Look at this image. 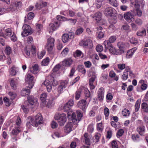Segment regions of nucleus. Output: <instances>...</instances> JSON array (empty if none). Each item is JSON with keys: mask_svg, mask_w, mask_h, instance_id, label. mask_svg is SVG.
<instances>
[{"mask_svg": "<svg viewBox=\"0 0 148 148\" xmlns=\"http://www.w3.org/2000/svg\"><path fill=\"white\" fill-rule=\"evenodd\" d=\"M71 107L66 103L64 105V109L65 112H67L68 116H71L72 122L74 124H77V121L79 122L81 120L82 115L81 112L79 110L76 111L75 113L72 112L71 111Z\"/></svg>", "mask_w": 148, "mask_h": 148, "instance_id": "obj_1", "label": "nucleus"}, {"mask_svg": "<svg viewBox=\"0 0 148 148\" xmlns=\"http://www.w3.org/2000/svg\"><path fill=\"white\" fill-rule=\"evenodd\" d=\"M43 123V118L40 114H38L36 116L35 118L31 116L28 117L26 126L28 128L31 129L32 127H37L38 125L42 124Z\"/></svg>", "mask_w": 148, "mask_h": 148, "instance_id": "obj_2", "label": "nucleus"}, {"mask_svg": "<svg viewBox=\"0 0 148 148\" xmlns=\"http://www.w3.org/2000/svg\"><path fill=\"white\" fill-rule=\"evenodd\" d=\"M54 118L60 126L63 125L66 121V115L64 114L56 113Z\"/></svg>", "mask_w": 148, "mask_h": 148, "instance_id": "obj_3", "label": "nucleus"}, {"mask_svg": "<svg viewBox=\"0 0 148 148\" xmlns=\"http://www.w3.org/2000/svg\"><path fill=\"white\" fill-rule=\"evenodd\" d=\"M22 28L23 32L21 33V35L23 36H26L32 33L30 26L27 24L24 25Z\"/></svg>", "mask_w": 148, "mask_h": 148, "instance_id": "obj_4", "label": "nucleus"}, {"mask_svg": "<svg viewBox=\"0 0 148 148\" xmlns=\"http://www.w3.org/2000/svg\"><path fill=\"white\" fill-rule=\"evenodd\" d=\"M54 39L50 37L48 39L47 43L46 46V48L48 51L50 52L52 50L54 46Z\"/></svg>", "mask_w": 148, "mask_h": 148, "instance_id": "obj_5", "label": "nucleus"}, {"mask_svg": "<svg viewBox=\"0 0 148 148\" xmlns=\"http://www.w3.org/2000/svg\"><path fill=\"white\" fill-rule=\"evenodd\" d=\"M67 84L68 82L66 81H62L61 82L60 85L58 86L57 88L58 96L59 95L63 92V89L66 87Z\"/></svg>", "mask_w": 148, "mask_h": 148, "instance_id": "obj_6", "label": "nucleus"}, {"mask_svg": "<svg viewBox=\"0 0 148 148\" xmlns=\"http://www.w3.org/2000/svg\"><path fill=\"white\" fill-rule=\"evenodd\" d=\"M60 25V22L59 21H56L54 23H51L49 25V33L53 32L58 28Z\"/></svg>", "mask_w": 148, "mask_h": 148, "instance_id": "obj_7", "label": "nucleus"}, {"mask_svg": "<svg viewBox=\"0 0 148 148\" xmlns=\"http://www.w3.org/2000/svg\"><path fill=\"white\" fill-rule=\"evenodd\" d=\"M116 12L114 9L111 7H108L105 9L104 13L106 16H111L114 15Z\"/></svg>", "mask_w": 148, "mask_h": 148, "instance_id": "obj_8", "label": "nucleus"}, {"mask_svg": "<svg viewBox=\"0 0 148 148\" xmlns=\"http://www.w3.org/2000/svg\"><path fill=\"white\" fill-rule=\"evenodd\" d=\"M25 80L29 82V87L32 88L34 85L35 80L34 79V77L32 75L28 74L27 75V78Z\"/></svg>", "mask_w": 148, "mask_h": 148, "instance_id": "obj_9", "label": "nucleus"}, {"mask_svg": "<svg viewBox=\"0 0 148 148\" xmlns=\"http://www.w3.org/2000/svg\"><path fill=\"white\" fill-rule=\"evenodd\" d=\"M109 50L111 53L113 55H117L124 53V51L122 50L120 51L119 49L116 50L113 46L109 48Z\"/></svg>", "mask_w": 148, "mask_h": 148, "instance_id": "obj_10", "label": "nucleus"}, {"mask_svg": "<svg viewBox=\"0 0 148 148\" xmlns=\"http://www.w3.org/2000/svg\"><path fill=\"white\" fill-rule=\"evenodd\" d=\"M87 98L86 99H82L79 101L77 103L78 107L83 110L84 111L86 106Z\"/></svg>", "mask_w": 148, "mask_h": 148, "instance_id": "obj_11", "label": "nucleus"}, {"mask_svg": "<svg viewBox=\"0 0 148 148\" xmlns=\"http://www.w3.org/2000/svg\"><path fill=\"white\" fill-rule=\"evenodd\" d=\"M43 103L48 108H51L53 106L54 104L53 101V98L47 99Z\"/></svg>", "mask_w": 148, "mask_h": 148, "instance_id": "obj_12", "label": "nucleus"}, {"mask_svg": "<svg viewBox=\"0 0 148 148\" xmlns=\"http://www.w3.org/2000/svg\"><path fill=\"white\" fill-rule=\"evenodd\" d=\"M104 93V89L101 87L99 89L97 92L98 99L100 101H102L103 100Z\"/></svg>", "mask_w": 148, "mask_h": 148, "instance_id": "obj_13", "label": "nucleus"}, {"mask_svg": "<svg viewBox=\"0 0 148 148\" xmlns=\"http://www.w3.org/2000/svg\"><path fill=\"white\" fill-rule=\"evenodd\" d=\"M144 5V0H136L135 7L136 8H143Z\"/></svg>", "mask_w": 148, "mask_h": 148, "instance_id": "obj_14", "label": "nucleus"}, {"mask_svg": "<svg viewBox=\"0 0 148 148\" xmlns=\"http://www.w3.org/2000/svg\"><path fill=\"white\" fill-rule=\"evenodd\" d=\"M133 16L134 15L132 14L130 12H128L126 13H125L123 15L125 19L129 23L132 21V19L133 18Z\"/></svg>", "mask_w": 148, "mask_h": 148, "instance_id": "obj_15", "label": "nucleus"}, {"mask_svg": "<svg viewBox=\"0 0 148 148\" xmlns=\"http://www.w3.org/2000/svg\"><path fill=\"white\" fill-rule=\"evenodd\" d=\"M42 85H44L46 86L47 91L48 92H50L51 91L52 89V86L49 80H45L42 83Z\"/></svg>", "mask_w": 148, "mask_h": 148, "instance_id": "obj_16", "label": "nucleus"}, {"mask_svg": "<svg viewBox=\"0 0 148 148\" xmlns=\"http://www.w3.org/2000/svg\"><path fill=\"white\" fill-rule=\"evenodd\" d=\"M73 61L71 58L65 59L62 62V64L66 66H69L72 64Z\"/></svg>", "mask_w": 148, "mask_h": 148, "instance_id": "obj_17", "label": "nucleus"}, {"mask_svg": "<svg viewBox=\"0 0 148 148\" xmlns=\"http://www.w3.org/2000/svg\"><path fill=\"white\" fill-rule=\"evenodd\" d=\"M10 84L12 88L14 90L16 89L18 83L16 80L13 79H10Z\"/></svg>", "mask_w": 148, "mask_h": 148, "instance_id": "obj_18", "label": "nucleus"}, {"mask_svg": "<svg viewBox=\"0 0 148 148\" xmlns=\"http://www.w3.org/2000/svg\"><path fill=\"white\" fill-rule=\"evenodd\" d=\"M73 126V125L71 123H68L65 127L64 132L67 133H69L72 131Z\"/></svg>", "mask_w": 148, "mask_h": 148, "instance_id": "obj_19", "label": "nucleus"}, {"mask_svg": "<svg viewBox=\"0 0 148 148\" xmlns=\"http://www.w3.org/2000/svg\"><path fill=\"white\" fill-rule=\"evenodd\" d=\"M31 88L29 86L23 89L21 92V95L22 96L28 95L30 92V89Z\"/></svg>", "mask_w": 148, "mask_h": 148, "instance_id": "obj_20", "label": "nucleus"}, {"mask_svg": "<svg viewBox=\"0 0 148 148\" xmlns=\"http://www.w3.org/2000/svg\"><path fill=\"white\" fill-rule=\"evenodd\" d=\"M127 44L122 42H119L117 43V46L119 48V50H122L124 51V49L127 47Z\"/></svg>", "mask_w": 148, "mask_h": 148, "instance_id": "obj_21", "label": "nucleus"}, {"mask_svg": "<svg viewBox=\"0 0 148 148\" xmlns=\"http://www.w3.org/2000/svg\"><path fill=\"white\" fill-rule=\"evenodd\" d=\"M47 3L46 2H42L37 3L35 5V7L37 10H40L42 8L47 5Z\"/></svg>", "mask_w": 148, "mask_h": 148, "instance_id": "obj_22", "label": "nucleus"}, {"mask_svg": "<svg viewBox=\"0 0 148 148\" xmlns=\"http://www.w3.org/2000/svg\"><path fill=\"white\" fill-rule=\"evenodd\" d=\"M30 71L34 74L37 73L38 71V66L37 64H35L30 68Z\"/></svg>", "mask_w": 148, "mask_h": 148, "instance_id": "obj_23", "label": "nucleus"}, {"mask_svg": "<svg viewBox=\"0 0 148 148\" xmlns=\"http://www.w3.org/2000/svg\"><path fill=\"white\" fill-rule=\"evenodd\" d=\"M89 43V45L90 47H93V44L92 41L90 39L86 40H83L81 42V43L84 46L86 47L87 43Z\"/></svg>", "mask_w": 148, "mask_h": 148, "instance_id": "obj_24", "label": "nucleus"}, {"mask_svg": "<svg viewBox=\"0 0 148 148\" xmlns=\"http://www.w3.org/2000/svg\"><path fill=\"white\" fill-rule=\"evenodd\" d=\"M96 78V77L93 76L90 78L89 80V85H90V88L91 89H93L95 88V87L93 85V82Z\"/></svg>", "mask_w": 148, "mask_h": 148, "instance_id": "obj_25", "label": "nucleus"}, {"mask_svg": "<svg viewBox=\"0 0 148 148\" xmlns=\"http://www.w3.org/2000/svg\"><path fill=\"white\" fill-rule=\"evenodd\" d=\"M85 143L87 145H90V138L87 133H85L84 135Z\"/></svg>", "mask_w": 148, "mask_h": 148, "instance_id": "obj_26", "label": "nucleus"}, {"mask_svg": "<svg viewBox=\"0 0 148 148\" xmlns=\"http://www.w3.org/2000/svg\"><path fill=\"white\" fill-rule=\"evenodd\" d=\"M28 100L29 103L32 105H35L38 106V103L36 100H35V102L33 98L32 97H28Z\"/></svg>", "mask_w": 148, "mask_h": 148, "instance_id": "obj_27", "label": "nucleus"}, {"mask_svg": "<svg viewBox=\"0 0 148 148\" xmlns=\"http://www.w3.org/2000/svg\"><path fill=\"white\" fill-rule=\"evenodd\" d=\"M137 130L139 134L141 136L143 135L145 132V127L143 126H141L137 128Z\"/></svg>", "mask_w": 148, "mask_h": 148, "instance_id": "obj_28", "label": "nucleus"}, {"mask_svg": "<svg viewBox=\"0 0 148 148\" xmlns=\"http://www.w3.org/2000/svg\"><path fill=\"white\" fill-rule=\"evenodd\" d=\"M111 43H112L110 42L108 40H106L104 41L103 44L105 46V47L106 49H109L110 48L113 46Z\"/></svg>", "mask_w": 148, "mask_h": 148, "instance_id": "obj_29", "label": "nucleus"}, {"mask_svg": "<svg viewBox=\"0 0 148 148\" xmlns=\"http://www.w3.org/2000/svg\"><path fill=\"white\" fill-rule=\"evenodd\" d=\"M70 39L69 35L67 34H64L62 36V40L63 42L66 43Z\"/></svg>", "mask_w": 148, "mask_h": 148, "instance_id": "obj_30", "label": "nucleus"}, {"mask_svg": "<svg viewBox=\"0 0 148 148\" xmlns=\"http://www.w3.org/2000/svg\"><path fill=\"white\" fill-rule=\"evenodd\" d=\"M78 71L82 74H85L86 73V70L83 65H79L77 68Z\"/></svg>", "mask_w": 148, "mask_h": 148, "instance_id": "obj_31", "label": "nucleus"}, {"mask_svg": "<svg viewBox=\"0 0 148 148\" xmlns=\"http://www.w3.org/2000/svg\"><path fill=\"white\" fill-rule=\"evenodd\" d=\"M141 107L144 112L148 113V104L147 103L145 102L142 103Z\"/></svg>", "mask_w": 148, "mask_h": 148, "instance_id": "obj_32", "label": "nucleus"}, {"mask_svg": "<svg viewBox=\"0 0 148 148\" xmlns=\"http://www.w3.org/2000/svg\"><path fill=\"white\" fill-rule=\"evenodd\" d=\"M84 92L85 95V98L86 97L89 98L88 100L87 99V101H90V91L88 89L86 88L85 89Z\"/></svg>", "mask_w": 148, "mask_h": 148, "instance_id": "obj_33", "label": "nucleus"}, {"mask_svg": "<svg viewBox=\"0 0 148 148\" xmlns=\"http://www.w3.org/2000/svg\"><path fill=\"white\" fill-rule=\"evenodd\" d=\"M101 13L99 12H96L95 14L94 18L97 21H99L101 20Z\"/></svg>", "mask_w": 148, "mask_h": 148, "instance_id": "obj_34", "label": "nucleus"}, {"mask_svg": "<svg viewBox=\"0 0 148 148\" xmlns=\"http://www.w3.org/2000/svg\"><path fill=\"white\" fill-rule=\"evenodd\" d=\"M47 96V93L46 92L42 93L40 96V99L42 102L44 103V102L47 99H46Z\"/></svg>", "mask_w": 148, "mask_h": 148, "instance_id": "obj_35", "label": "nucleus"}, {"mask_svg": "<svg viewBox=\"0 0 148 148\" xmlns=\"http://www.w3.org/2000/svg\"><path fill=\"white\" fill-rule=\"evenodd\" d=\"M146 34V31L144 29H142L141 30L138 31L137 33L138 36H144Z\"/></svg>", "mask_w": 148, "mask_h": 148, "instance_id": "obj_36", "label": "nucleus"}, {"mask_svg": "<svg viewBox=\"0 0 148 148\" xmlns=\"http://www.w3.org/2000/svg\"><path fill=\"white\" fill-rule=\"evenodd\" d=\"M108 3L114 7H116L118 6V3L116 0H108Z\"/></svg>", "mask_w": 148, "mask_h": 148, "instance_id": "obj_37", "label": "nucleus"}, {"mask_svg": "<svg viewBox=\"0 0 148 148\" xmlns=\"http://www.w3.org/2000/svg\"><path fill=\"white\" fill-rule=\"evenodd\" d=\"M49 59L48 57H47L44 59L41 63V64L43 66H47L49 63Z\"/></svg>", "mask_w": 148, "mask_h": 148, "instance_id": "obj_38", "label": "nucleus"}, {"mask_svg": "<svg viewBox=\"0 0 148 148\" xmlns=\"http://www.w3.org/2000/svg\"><path fill=\"white\" fill-rule=\"evenodd\" d=\"M84 31V29L81 27H77L76 30L75 34L76 35H79L81 34Z\"/></svg>", "mask_w": 148, "mask_h": 148, "instance_id": "obj_39", "label": "nucleus"}, {"mask_svg": "<svg viewBox=\"0 0 148 148\" xmlns=\"http://www.w3.org/2000/svg\"><path fill=\"white\" fill-rule=\"evenodd\" d=\"M125 71L127 72L128 74H129L131 78H133L134 77L135 75L129 67H127L125 69Z\"/></svg>", "mask_w": 148, "mask_h": 148, "instance_id": "obj_40", "label": "nucleus"}, {"mask_svg": "<svg viewBox=\"0 0 148 148\" xmlns=\"http://www.w3.org/2000/svg\"><path fill=\"white\" fill-rule=\"evenodd\" d=\"M122 114L125 116H127L129 115L130 113L128 109L125 108L122 111Z\"/></svg>", "mask_w": 148, "mask_h": 148, "instance_id": "obj_41", "label": "nucleus"}, {"mask_svg": "<svg viewBox=\"0 0 148 148\" xmlns=\"http://www.w3.org/2000/svg\"><path fill=\"white\" fill-rule=\"evenodd\" d=\"M45 50H42L40 52H38L37 53V55L39 59H42L44 55L45 54Z\"/></svg>", "mask_w": 148, "mask_h": 148, "instance_id": "obj_42", "label": "nucleus"}, {"mask_svg": "<svg viewBox=\"0 0 148 148\" xmlns=\"http://www.w3.org/2000/svg\"><path fill=\"white\" fill-rule=\"evenodd\" d=\"M12 3H13V5L17 8H21L22 5V3L21 1H15Z\"/></svg>", "mask_w": 148, "mask_h": 148, "instance_id": "obj_43", "label": "nucleus"}, {"mask_svg": "<svg viewBox=\"0 0 148 148\" xmlns=\"http://www.w3.org/2000/svg\"><path fill=\"white\" fill-rule=\"evenodd\" d=\"M58 75L59 74L57 72L53 71L52 73H51V74L48 77L49 78L52 77L53 79L56 78L57 76H58Z\"/></svg>", "mask_w": 148, "mask_h": 148, "instance_id": "obj_44", "label": "nucleus"}, {"mask_svg": "<svg viewBox=\"0 0 148 148\" xmlns=\"http://www.w3.org/2000/svg\"><path fill=\"white\" fill-rule=\"evenodd\" d=\"M36 29L38 33H40V32L42 29V25L40 24H37L36 25Z\"/></svg>", "mask_w": 148, "mask_h": 148, "instance_id": "obj_45", "label": "nucleus"}, {"mask_svg": "<svg viewBox=\"0 0 148 148\" xmlns=\"http://www.w3.org/2000/svg\"><path fill=\"white\" fill-rule=\"evenodd\" d=\"M8 95L10 97V99L12 100L15 99L16 96V94L14 92H10L8 93Z\"/></svg>", "mask_w": 148, "mask_h": 148, "instance_id": "obj_46", "label": "nucleus"}, {"mask_svg": "<svg viewBox=\"0 0 148 148\" xmlns=\"http://www.w3.org/2000/svg\"><path fill=\"white\" fill-rule=\"evenodd\" d=\"M3 101L7 106H9L11 103V101H10L9 99L6 97L4 98Z\"/></svg>", "mask_w": 148, "mask_h": 148, "instance_id": "obj_47", "label": "nucleus"}, {"mask_svg": "<svg viewBox=\"0 0 148 148\" xmlns=\"http://www.w3.org/2000/svg\"><path fill=\"white\" fill-rule=\"evenodd\" d=\"M140 103L138 100L136 102L135 104V110L136 112H137L140 108Z\"/></svg>", "mask_w": 148, "mask_h": 148, "instance_id": "obj_48", "label": "nucleus"}, {"mask_svg": "<svg viewBox=\"0 0 148 148\" xmlns=\"http://www.w3.org/2000/svg\"><path fill=\"white\" fill-rule=\"evenodd\" d=\"M20 130L17 127L14 128L12 132V134L13 135H16L19 132Z\"/></svg>", "mask_w": 148, "mask_h": 148, "instance_id": "obj_49", "label": "nucleus"}, {"mask_svg": "<svg viewBox=\"0 0 148 148\" xmlns=\"http://www.w3.org/2000/svg\"><path fill=\"white\" fill-rule=\"evenodd\" d=\"M132 138L134 141H138L139 140V136L138 134H133Z\"/></svg>", "mask_w": 148, "mask_h": 148, "instance_id": "obj_50", "label": "nucleus"}, {"mask_svg": "<svg viewBox=\"0 0 148 148\" xmlns=\"http://www.w3.org/2000/svg\"><path fill=\"white\" fill-rule=\"evenodd\" d=\"M12 30L9 28L6 29L5 31V35L8 36H10L12 34Z\"/></svg>", "mask_w": 148, "mask_h": 148, "instance_id": "obj_51", "label": "nucleus"}, {"mask_svg": "<svg viewBox=\"0 0 148 148\" xmlns=\"http://www.w3.org/2000/svg\"><path fill=\"white\" fill-rule=\"evenodd\" d=\"M108 29L111 32H114L116 30L115 26L113 25H110L108 27Z\"/></svg>", "mask_w": 148, "mask_h": 148, "instance_id": "obj_52", "label": "nucleus"}, {"mask_svg": "<svg viewBox=\"0 0 148 148\" xmlns=\"http://www.w3.org/2000/svg\"><path fill=\"white\" fill-rule=\"evenodd\" d=\"M16 74V68L15 67H12L10 69V74L12 75H15Z\"/></svg>", "mask_w": 148, "mask_h": 148, "instance_id": "obj_53", "label": "nucleus"}, {"mask_svg": "<svg viewBox=\"0 0 148 148\" xmlns=\"http://www.w3.org/2000/svg\"><path fill=\"white\" fill-rule=\"evenodd\" d=\"M17 8L13 5L12 3V4L10 5L9 8L8 9L9 11H15L17 10Z\"/></svg>", "mask_w": 148, "mask_h": 148, "instance_id": "obj_54", "label": "nucleus"}, {"mask_svg": "<svg viewBox=\"0 0 148 148\" xmlns=\"http://www.w3.org/2000/svg\"><path fill=\"white\" fill-rule=\"evenodd\" d=\"M128 73L126 72L125 70L123 72V74L122 75V78L124 80H125L128 78Z\"/></svg>", "mask_w": 148, "mask_h": 148, "instance_id": "obj_55", "label": "nucleus"}, {"mask_svg": "<svg viewBox=\"0 0 148 148\" xmlns=\"http://www.w3.org/2000/svg\"><path fill=\"white\" fill-rule=\"evenodd\" d=\"M34 14L32 12L29 13L27 14V18L29 20L32 19L34 16Z\"/></svg>", "mask_w": 148, "mask_h": 148, "instance_id": "obj_56", "label": "nucleus"}, {"mask_svg": "<svg viewBox=\"0 0 148 148\" xmlns=\"http://www.w3.org/2000/svg\"><path fill=\"white\" fill-rule=\"evenodd\" d=\"M116 37L115 36H111L108 40L110 42L112 43L114 42L116 40Z\"/></svg>", "mask_w": 148, "mask_h": 148, "instance_id": "obj_57", "label": "nucleus"}, {"mask_svg": "<svg viewBox=\"0 0 148 148\" xmlns=\"http://www.w3.org/2000/svg\"><path fill=\"white\" fill-rule=\"evenodd\" d=\"M5 52L8 55H10L12 52L11 48L7 46L5 49Z\"/></svg>", "mask_w": 148, "mask_h": 148, "instance_id": "obj_58", "label": "nucleus"}, {"mask_svg": "<svg viewBox=\"0 0 148 148\" xmlns=\"http://www.w3.org/2000/svg\"><path fill=\"white\" fill-rule=\"evenodd\" d=\"M84 64L85 66L88 68H90L92 65L91 62L89 61L85 62H84Z\"/></svg>", "mask_w": 148, "mask_h": 148, "instance_id": "obj_59", "label": "nucleus"}, {"mask_svg": "<svg viewBox=\"0 0 148 148\" xmlns=\"http://www.w3.org/2000/svg\"><path fill=\"white\" fill-rule=\"evenodd\" d=\"M118 68L121 70H122L125 67V64H118Z\"/></svg>", "mask_w": 148, "mask_h": 148, "instance_id": "obj_60", "label": "nucleus"}, {"mask_svg": "<svg viewBox=\"0 0 148 148\" xmlns=\"http://www.w3.org/2000/svg\"><path fill=\"white\" fill-rule=\"evenodd\" d=\"M11 40L13 42L16 41L17 40V38L16 37V35L15 34L13 33V34L11 37Z\"/></svg>", "mask_w": 148, "mask_h": 148, "instance_id": "obj_61", "label": "nucleus"}, {"mask_svg": "<svg viewBox=\"0 0 148 148\" xmlns=\"http://www.w3.org/2000/svg\"><path fill=\"white\" fill-rule=\"evenodd\" d=\"M135 23L138 25L140 26L143 23L142 20L139 18H137L135 21Z\"/></svg>", "mask_w": 148, "mask_h": 148, "instance_id": "obj_62", "label": "nucleus"}, {"mask_svg": "<svg viewBox=\"0 0 148 148\" xmlns=\"http://www.w3.org/2000/svg\"><path fill=\"white\" fill-rule=\"evenodd\" d=\"M112 148H118V146L116 141L115 140H113L111 143Z\"/></svg>", "mask_w": 148, "mask_h": 148, "instance_id": "obj_63", "label": "nucleus"}, {"mask_svg": "<svg viewBox=\"0 0 148 148\" xmlns=\"http://www.w3.org/2000/svg\"><path fill=\"white\" fill-rule=\"evenodd\" d=\"M132 51V50H130L129 52H127L126 55V57L127 58H129L132 56L134 54V52Z\"/></svg>", "mask_w": 148, "mask_h": 148, "instance_id": "obj_64", "label": "nucleus"}]
</instances>
